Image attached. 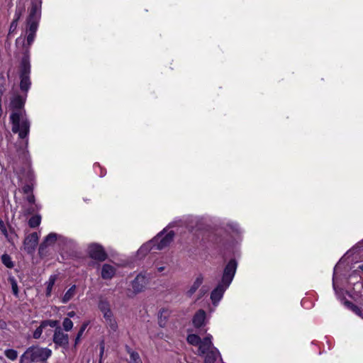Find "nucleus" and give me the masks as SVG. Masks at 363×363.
Wrapping results in <instances>:
<instances>
[{
	"instance_id": "1",
	"label": "nucleus",
	"mask_w": 363,
	"mask_h": 363,
	"mask_svg": "<svg viewBox=\"0 0 363 363\" xmlns=\"http://www.w3.org/2000/svg\"><path fill=\"white\" fill-rule=\"evenodd\" d=\"M26 99L18 94H15L11 99L10 108L14 111L10 116L12 123V131L18 133L20 138L24 139L27 137L30 130V123L24 117L21 109L24 106Z\"/></svg>"
},
{
	"instance_id": "2",
	"label": "nucleus",
	"mask_w": 363,
	"mask_h": 363,
	"mask_svg": "<svg viewBox=\"0 0 363 363\" xmlns=\"http://www.w3.org/2000/svg\"><path fill=\"white\" fill-rule=\"evenodd\" d=\"M51 350L39 346L29 347L21 356L20 363H38L47 360L51 355Z\"/></svg>"
},
{
	"instance_id": "3",
	"label": "nucleus",
	"mask_w": 363,
	"mask_h": 363,
	"mask_svg": "<svg viewBox=\"0 0 363 363\" xmlns=\"http://www.w3.org/2000/svg\"><path fill=\"white\" fill-rule=\"evenodd\" d=\"M42 2L38 1L33 4L27 18V43L30 45L33 42L38 26V21L40 18V9Z\"/></svg>"
},
{
	"instance_id": "4",
	"label": "nucleus",
	"mask_w": 363,
	"mask_h": 363,
	"mask_svg": "<svg viewBox=\"0 0 363 363\" xmlns=\"http://www.w3.org/2000/svg\"><path fill=\"white\" fill-rule=\"evenodd\" d=\"M212 336L207 335L199 348V354L204 357V363H214L220 353L212 343Z\"/></svg>"
},
{
	"instance_id": "5",
	"label": "nucleus",
	"mask_w": 363,
	"mask_h": 363,
	"mask_svg": "<svg viewBox=\"0 0 363 363\" xmlns=\"http://www.w3.org/2000/svg\"><path fill=\"white\" fill-rule=\"evenodd\" d=\"M21 83L20 86L21 90L27 91L30 87V62L28 56H24L22 58L21 62Z\"/></svg>"
},
{
	"instance_id": "6",
	"label": "nucleus",
	"mask_w": 363,
	"mask_h": 363,
	"mask_svg": "<svg viewBox=\"0 0 363 363\" xmlns=\"http://www.w3.org/2000/svg\"><path fill=\"white\" fill-rule=\"evenodd\" d=\"M174 233L170 231L165 235L163 233L158 234L152 242H154V247L156 250H161L167 247L173 240Z\"/></svg>"
},
{
	"instance_id": "7",
	"label": "nucleus",
	"mask_w": 363,
	"mask_h": 363,
	"mask_svg": "<svg viewBox=\"0 0 363 363\" xmlns=\"http://www.w3.org/2000/svg\"><path fill=\"white\" fill-rule=\"evenodd\" d=\"M88 254L91 259L99 262L106 260L108 257L103 247L96 243H92L89 245Z\"/></svg>"
},
{
	"instance_id": "8",
	"label": "nucleus",
	"mask_w": 363,
	"mask_h": 363,
	"mask_svg": "<svg viewBox=\"0 0 363 363\" xmlns=\"http://www.w3.org/2000/svg\"><path fill=\"white\" fill-rule=\"evenodd\" d=\"M237 262L234 259L230 260L224 269L221 282L227 286H230L235 276Z\"/></svg>"
},
{
	"instance_id": "9",
	"label": "nucleus",
	"mask_w": 363,
	"mask_h": 363,
	"mask_svg": "<svg viewBox=\"0 0 363 363\" xmlns=\"http://www.w3.org/2000/svg\"><path fill=\"white\" fill-rule=\"evenodd\" d=\"M52 340L55 345L67 347L69 344V336L62 331L61 328H57L55 329Z\"/></svg>"
},
{
	"instance_id": "10",
	"label": "nucleus",
	"mask_w": 363,
	"mask_h": 363,
	"mask_svg": "<svg viewBox=\"0 0 363 363\" xmlns=\"http://www.w3.org/2000/svg\"><path fill=\"white\" fill-rule=\"evenodd\" d=\"M39 237L37 233L28 235L23 242V250L28 254H32L37 247Z\"/></svg>"
},
{
	"instance_id": "11",
	"label": "nucleus",
	"mask_w": 363,
	"mask_h": 363,
	"mask_svg": "<svg viewBox=\"0 0 363 363\" xmlns=\"http://www.w3.org/2000/svg\"><path fill=\"white\" fill-rule=\"evenodd\" d=\"M148 283V278L142 274H139L132 281V287L133 294H136L143 291Z\"/></svg>"
},
{
	"instance_id": "12",
	"label": "nucleus",
	"mask_w": 363,
	"mask_h": 363,
	"mask_svg": "<svg viewBox=\"0 0 363 363\" xmlns=\"http://www.w3.org/2000/svg\"><path fill=\"white\" fill-rule=\"evenodd\" d=\"M229 286H227L223 282L218 284L217 287L213 289L211 294V298L213 303H218L223 297L225 291Z\"/></svg>"
},
{
	"instance_id": "13",
	"label": "nucleus",
	"mask_w": 363,
	"mask_h": 363,
	"mask_svg": "<svg viewBox=\"0 0 363 363\" xmlns=\"http://www.w3.org/2000/svg\"><path fill=\"white\" fill-rule=\"evenodd\" d=\"M57 236V234L55 233L48 234L39 247V253H43L48 246L53 245L56 242Z\"/></svg>"
},
{
	"instance_id": "14",
	"label": "nucleus",
	"mask_w": 363,
	"mask_h": 363,
	"mask_svg": "<svg viewBox=\"0 0 363 363\" xmlns=\"http://www.w3.org/2000/svg\"><path fill=\"white\" fill-rule=\"evenodd\" d=\"M116 273V269L110 264H105L102 266L101 277L104 279H111Z\"/></svg>"
},
{
	"instance_id": "15",
	"label": "nucleus",
	"mask_w": 363,
	"mask_h": 363,
	"mask_svg": "<svg viewBox=\"0 0 363 363\" xmlns=\"http://www.w3.org/2000/svg\"><path fill=\"white\" fill-rule=\"evenodd\" d=\"M206 318V313L203 310H199L193 318V324L196 328L201 327Z\"/></svg>"
},
{
	"instance_id": "16",
	"label": "nucleus",
	"mask_w": 363,
	"mask_h": 363,
	"mask_svg": "<svg viewBox=\"0 0 363 363\" xmlns=\"http://www.w3.org/2000/svg\"><path fill=\"white\" fill-rule=\"evenodd\" d=\"M99 308L103 313V316L108 317L109 315L112 314V311L110 308V305L108 301L105 299H101L99 302Z\"/></svg>"
},
{
	"instance_id": "17",
	"label": "nucleus",
	"mask_w": 363,
	"mask_h": 363,
	"mask_svg": "<svg viewBox=\"0 0 363 363\" xmlns=\"http://www.w3.org/2000/svg\"><path fill=\"white\" fill-rule=\"evenodd\" d=\"M23 12V9L19 8L16 9L15 14H14V18L12 21L10 28H9V33L14 32L18 26V22L19 19L21 18V16H22Z\"/></svg>"
},
{
	"instance_id": "18",
	"label": "nucleus",
	"mask_w": 363,
	"mask_h": 363,
	"mask_svg": "<svg viewBox=\"0 0 363 363\" xmlns=\"http://www.w3.org/2000/svg\"><path fill=\"white\" fill-rule=\"evenodd\" d=\"M203 277L201 274H199L195 279L194 282L190 287V289L187 291L186 294L189 296H191L196 290L201 286L203 283Z\"/></svg>"
},
{
	"instance_id": "19",
	"label": "nucleus",
	"mask_w": 363,
	"mask_h": 363,
	"mask_svg": "<svg viewBox=\"0 0 363 363\" xmlns=\"http://www.w3.org/2000/svg\"><path fill=\"white\" fill-rule=\"evenodd\" d=\"M107 326L113 332H116L118 330V323L116 319L113 318V314H111L108 317H104Z\"/></svg>"
},
{
	"instance_id": "20",
	"label": "nucleus",
	"mask_w": 363,
	"mask_h": 363,
	"mask_svg": "<svg viewBox=\"0 0 363 363\" xmlns=\"http://www.w3.org/2000/svg\"><path fill=\"white\" fill-rule=\"evenodd\" d=\"M75 291H76V286L75 285H73L67 291V292L65 294V295L63 296L62 298V302L63 303H67L69 300H71L74 294H75Z\"/></svg>"
},
{
	"instance_id": "21",
	"label": "nucleus",
	"mask_w": 363,
	"mask_h": 363,
	"mask_svg": "<svg viewBox=\"0 0 363 363\" xmlns=\"http://www.w3.org/2000/svg\"><path fill=\"white\" fill-rule=\"evenodd\" d=\"M187 342L192 345H198L199 347L201 344L203 342V340H201L197 335L191 334L187 337Z\"/></svg>"
},
{
	"instance_id": "22",
	"label": "nucleus",
	"mask_w": 363,
	"mask_h": 363,
	"mask_svg": "<svg viewBox=\"0 0 363 363\" xmlns=\"http://www.w3.org/2000/svg\"><path fill=\"white\" fill-rule=\"evenodd\" d=\"M152 250H155L154 247V242H152V240H150V242L145 243L142 247H140V248L138 250V253L145 255L146 253Z\"/></svg>"
},
{
	"instance_id": "23",
	"label": "nucleus",
	"mask_w": 363,
	"mask_h": 363,
	"mask_svg": "<svg viewBox=\"0 0 363 363\" xmlns=\"http://www.w3.org/2000/svg\"><path fill=\"white\" fill-rule=\"evenodd\" d=\"M56 281V276L52 275L50 277L48 281L46 282V296H50L51 294V291L52 289V287L55 284V282Z\"/></svg>"
},
{
	"instance_id": "24",
	"label": "nucleus",
	"mask_w": 363,
	"mask_h": 363,
	"mask_svg": "<svg viewBox=\"0 0 363 363\" xmlns=\"http://www.w3.org/2000/svg\"><path fill=\"white\" fill-rule=\"evenodd\" d=\"M41 222V217L39 215L31 217L28 220V225L30 228L38 227Z\"/></svg>"
},
{
	"instance_id": "25",
	"label": "nucleus",
	"mask_w": 363,
	"mask_h": 363,
	"mask_svg": "<svg viewBox=\"0 0 363 363\" xmlns=\"http://www.w3.org/2000/svg\"><path fill=\"white\" fill-rule=\"evenodd\" d=\"M9 283L11 285V289L13 294L15 296L18 297V287L16 280L13 277H9L8 279Z\"/></svg>"
},
{
	"instance_id": "26",
	"label": "nucleus",
	"mask_w": 363,
	"mask_h": 363,
	"mask_svg": "<svg viewBox=\"0 0 363 363\" xmlns=\"http://www.w3.org/2000/svg\"><path fill=\"white\" fill-rule=\"evenodd\" d=\"M47 326L55 328V329L60 328V326H59V321L56 320H45L42 321V327L46 328Z\"/></svg>"
},
{
	"instance_id": "27",
	"label": "nucleus",
	"mask_w": 363,
	"mask_h": 363,
	"mask_svg": "<svg viewBox=\"0 0 363 363\" xmlns=\"http://www.w3.org/2000/svg\"><path fill=\"white\" fill-rule=\"evenodd\" d=\"M128 352L130 354V363H143L138 352L129 350Z\"/></svg>"
},
{
	"instance_id": "28",
	"label": "nucleus",
	"mask_w": 363,
	"mask_h": 363,
	"mask_svg": "<svg viewBox=\"0 0 363 363\" xmlns=\"http://www.w3.org/2000/svg\"><path fill=\"white\" fill-rule=\"evenodd\" d=\"M1 261L2 263L8 268H13V263L11 261V257L7 254H4L1 256Z\"/></svg>"
},
{
	"instance_id": "29",
	"label": "nucleus",
	"mask_w": 363,
	"mask_h": 363,
	"mask_svg": "<svg viewBox=\"0 0 363 363\" xmlns=\"http://www.w3.org/2000/svg\"><path fill=\"white\" fill-rule=\"evenodd\" d=\"M5 356L10 360L14 361L18 357V352L16 350L13 349H9L4 352Z\"/></svg>"
},
{
	"instance_id": "30",
	"label": "nucleus",
	"mask_w": 363,
	"mask_h": 363,
	"mask_svg": "<svg viewBox=\"0 0 363 363\" xmlns=\"http://www.w3.org/2000/svg\"><path fill=\"white\" fill-rule=\"evenodd\" d=\"M73 325V322L69 318H65L63 320L62 326L65 331H70L72 329Z\"/></svg>"
},
{
	"instance_id": "31",
	"label": "nucleus",
	"mask_w": 363,
	"mask_h": 363,
	"mask_svg": "<svg viewBox=\"0 0 363 363\" xmlns=\"http://www.w3.org/2000/svg\"><path fill=\"white\" fill-rule=\"evenodd\" d=\"M86 326H87V323H84L82 325V327H81L80 330H79V332L77 335V337L75 338V345H77L79 342L81 337L83 335L84 330H86Z\"/></svg>"
},
{
	"instance_id": "32",
	"label": "nucleus",
	"mask_w": 363,
	"mask_h": 363,
	"mask_svg": "<svg viewBox=\"0 0 363 363\" xmlns=\"http://www.w3.org/2000/svg\"><path fill=\"white\" fill-rule=\"evenodd\" d=\"M164 313H166L165 311L160 312V315L158 317V323H159L160 326L162 328H164L166 325V322H167V316L166 315L163 316Z\"/></svg>"
},
{
	"instance_id": "33",
	"label": "nucleus",
	"mask_w": 363,
	"mask_h": 363,
	"mask_svg": "<svg viewBox=\"0 0 363 363\" xmlns=\"http://www.w3.org/2000/svg\"><path fill=\"white\" fill-rule=\"evenodd\" d=\"M45 328V327H42V323H40V326L35 329V330L33 333V338L35 339H39L43 333V330Z\"/></svg>"
},
{
	"instance_id": "34",
	"label": "nucleus",
	"mask_w": 363,
	"mask_h": 363,
	"mask_svg": "<svg viewBox=\"0 0 363 363\" xmlns=\"http://www.w3.org/2000/svg\"><path fill=\"white\" fill-rule=\"evenodd\" d=\"M0 230L2 233V234L6 237V238L8 240H9L6 226L4 222L1 219H0Z\"/></svg>"
},
{
	"instance_id": "35",
	"label": "nucleus",
	"mask_w": 363,
	"mask_h": 363,
	"mask_svg": "<svg viewBox=\"0 0 363 363\" xmlns=\"http://www.w3.org/2000/svg\"><path fill=\"white\" fill-rule=\"evenodd\" d=\"M351 304V309L357 314L359 316L362 315V313L363 312V310H362L361 308H359L358 306H354L352 303Z\"/></svg>"
},
{
	"instance_id": "36",
	"label": "nucleus",
	"mask_w": 363,
	"mask_h": 363,
	"mask_svg": "<svg viewBox=\"0 0 363 363\" xmlns=\"http://www.w3.org/2000/svg\"><path fill=\"white\" fill-rule=\"evenodd\" d=\"M104 350H105V344H104V341L102 340L100 342V354H99V357H100L101 359H102Z\"/></svg>"
},
{
	"instance_id": "37",
	"label": "nucleus",
	"mask_w": 363,
	"mask_h": 363,
	"mask_svg": "<svg viewBox=\"0 0 363 363\" xmlns=\"http://www.w3.org/2000/svg\"><path fill=\"white\" fill-rule=\"evenodd\" d=\"M23 190L25 194H28L31 192V187L28 185H26L23 188Z\"/></svg>"
},
{
	"instance_id": "38",
	"label": "nucleus",
	"mask_w": 363,
	"mask_h": 363,
	"mask_svg": "<svg viewBox=\"0 0 363 363\" xmlns=\"http://www.w3.org/2000/svg\"><path fill=\"white\" fill-rule=\"evenodd\" d=\"M4 89H0V113L2 112V106H1V99L4 94Z\"/></svg>"
},
{
	"instance_id": "39",
	"label": "nucleus",
	"mask_w": 363,
	"mask_h": 363,
	"mask_svg": "<svg viewBox=\"0 0 363 363\" xmlns=\"http://www.w3.org/2000/svg\"><path fill=\"white\" fill-rule=\"evenodd\" d=\"M27 200H28V201L29 203H34V201H35V197H34V196H33L32 194H29V195L28 196V197H27Z\"/></svg>"
},
{
	"instance_id": "40",
	"label": "nucleus",
	"mask_w": 363,
	"mask_h": 363,
	"mask_svg": "<svg viewBox=\"0 0 363 363\" xmlns=\"http://www.w3.org/2000/svg\"><path fill=\"white\" fill-rule=\"evenodd\" d=\"M68 317L72 318L75 315V313L74 311H70L67 313Z\"/></svg>"
},
{
	"instance_id": "41",
	"label": "nucleus",
	"mask_w": 363,
	"mask_h": 363,
	"mask_svg": "<svg viewBox=\"0 0 363 363\" xmlns=\"http://www.w3.org/2000/svg\"><path fill=\"white\" fill-rule=\"evenodd\" d=\"M38 1H40L41 2V0H35V1L32 2V5L34 4V3H36Z\"/></svg>"
},
{
	"instance_id": "42",
	"label": "nucleus",
	"mask_w": 363,
	"mask_h": 363,
	"mask_svg": "<svg viewBox=\"0 0 363 363\" xmlns=\"http://www.w3.org/2000/svg\"><path fill=\"white\" fill-rule=\"evenodd\" d=\"M163 269H164V267H160V268L158 269V270H159L160 272L162 271Z\"/></svg>"
},
{
	"instance_id": "43",
	"label": "nucleus",
	"mask_w": 363,
	"mask_h": 363,
	"mask_svg": "<svg viewBox=\"0 0 363 363\" xmlns=\"http://www.w3.org/2000/svg\"><path fill=\"white\" fill-rule=\"evenodd\" d=\"M359 269H361L363 271V264L359 266Z\"/></svg>"
},
{
	"instance_id": "44",
	"label": "nucleus",
	"mask_w": 363,
	"mask_h": 363,
	"mask_svg": "<svg viewBox=\"0 0 363 363\" xmlns=\"http://www.w3.org/2000/svg\"><path fill=\"white\" fill-rule=\"evenodd\" d=\"M201 291L202 294L206 293V291L203 290V289H201V291Z\"/></svg>"
},
{
	"instance_id": "45",
	"label": "nucleus",
	"mask_w": 363,
	"mask_h": 363,
	"mask_svg": "<svg viewBox=\"0 0 363 363\" xmlns=\"http://www.w3.org/2000/svg\"><path fill=\"white\" fill-rule=\"evenodd\" d=\"M360 317H361L362 318H363V311H362V315H360Z\"/></svg>"
},
{
	"instance_id": "46",
	"label": "nucleus",
	"mask_w": 363,
	"mask_h": 363,
	"mask_svg": "<svg viewBox=\"0 0 363 363\" xmlns=\"http://www.w3.org/2000/svg\"><path fill=\"white\" fill-rule=\"evenodd\" d=\"M99 363H102V361H101V359H100V360H99Z\"/></svg>"
}]
</instances>
